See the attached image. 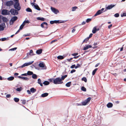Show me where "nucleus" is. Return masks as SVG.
<instances>
[{
    "instance_id": "f257e3e1",
    "label": "nucleus",
    "mask_w": 126,
    "mask_h": 126,
    "mask_svg": "<svg viewBox=\"0 0 126 126\" xmlns=\"http://www.w3.org/2000/svg\"><path fill=\"white\" fill-rule=\"evenodd\" d=\"M63 82L61 80L60 78L59 77H57L55 78L54 80V84H61L63 83Z\"/></svg>"
},
{
    "instance_id": "f03ea898",
    "label": "nucleus",
    "mask_w": 126,
    "mask_h": 126,
    "mask_svg": "<svg viewBox=\"0 0 126 126\" xmlns=\"http://www.w3.org/2000/svg\"><path fill=\"white\" fill-rule=\"evenodd\" d=\"M14 6L15 8L17 11H19L21 9V6L18 2H15L14 4Z\"/></svg>"
},
{
    "instance_id": "7ed1b4c3",
    "label": "nucleus",
    "mask_w": 126,
    "mask_h": 126,
    "mask_svg": "<svg viewBox=\"0 0 126 126\" xmlns=\"http://www.w3.org/2000/svg\"><path fill=\"white\" fill-rule=\"evenodd\" d=\"M17 10H16L14 9H11L10 11L11 14L13 15H16L18 14V12Z\"/></svg>"
},
{
    "instance_id": "20e7f679",
    "label": "nucleus",
    "mask_w": 126,
    "mask_h": 126,
    "mask_svg": "<svg viewBox=\"0 0 126 126\" xmlns=\"http://www.w3.org/2000/svg\"><path fill=\"white\" fill-rule=\"evenodd\" d=\"M65 21L61 20L60 21L59 20H54L53 21H50V24H52L54 23H64Z\"/></svg>"
},
{
    "instance_id": "39448f33",
    "label": "nucleus",
    "mask_w": 126,
    "mask_h": 126,
    "mask_svg": "<svg viewBox=\"0 0 126 126\" xmlns=\"http://www.w3.org/2000/svg\"><path fill=\"white\" fill-rule=\"evenodd\" d=\"M33 61H32V62H29L28 63H25L23 64L22 65H21V66H20L18 67L17 68H22L25 66H27L29 65H31L33 62Z\"/></svg>"
},
{
    "instance_id": "423d86ee",
    "label": "nucleus",
    "mask_w": 126,
    "mask_h": 126,
    "mask_svg": "<svg viewBox=\"0 0 126 126\" xmlns=\"http://www.w3.org/2000/svg\"><path fill=\"white\" fill-rule=\"evenodd\" d=\"M33 61H32V62H29L28 63H25L23 64L22 65H21V66H20L18 67L17 68H22L25 66H27L29 65H31L33 62Z\"/></svg>"
},
{
    "instance_id": "0eeeda50",
    "label": "nucleus",
    "mask_w": 126,
    "mask_h": 126,
    "mask_svg": "<svg viewBox=\"0 0 126 126\" xmlns=\"http://www.w3.org/2000/svg\"><path fill=\"white\" fill-rule=\"evenodd\" d=\"M33 61H32V62H29L28 63H25L23 64L22 65H21V66H20L18 67L17 68H22L25 66H27L29 65H31L33 62Z\"/></svg>"
},
{
    "instance_id": "6e6552de",
    "label": "nucleus",
    "mask_w": 126,
    "mask_h": 126,
    "mask_svg": "<svg viewBox=\"0 0 126 126\" xmlns=\"http://www.w3.org/2000/svg\"><path fill=\"white\" fill-rule=\"evenodd\" d=\"M1 14L3 15H9L10 14V11L6 9H3L2 11Z\"/></svg>"
},
{
    "instance_id": "1a4fd4ad",
    "label": "nucleus",
    "mask_w": 126,
    "mask_h": 126,
    "mask_svg": "<svg viewBox=\"0 0 126 126\" xmlns=\"http://www.w3.org/2000/svg\"><path fill=\"white\" fill-rule=\"evenodd\" d=\"M91 99V97L88 98L86 100L81 102V105H86L88 103L90 102Z\"/></svg>"
},
{
    "instance_id": "9d476101",
    "label": "nucleus",
    "mask_w": 126,
    "mask_h": 126,
    "mask_svg": "<svg viewBox=\"0 0 126 126\" xmlns=\"http://www.w3.org/2000/svg\"><path fill=\"white\" fill-rule=\"evenodd\" d=\"M17 19V17L16 16H14L12 17L10 20V25L12 24Z\"/></svg>"
},
{
    "instance_id": "9b49d317",
    "label": "nucleus",
    "mask_w": 126,
    "mask_h": 126,
    "mask_svg": "<svg viewBox=\"0 0 126 126\" xmlns=\"http://www.w3.org/2000/svg\"><path fill=\"white\" fill-rule=\"evenodd\" d=\"M14 2L12 0L7 1L6 3V5L7 6H10L13 4Z\"/></svg>"
},
{
    "instance_id": "f8f14e48",
    "label": "nucleus",
    "mask_w": 126,
    "mask_h": 126,
    "mask_svg": "<svg viewBox=\"0 0 126 126\" xmlns=\"http://www.w3.org/2000/svg\"><path fill=\"white\" fill-rule=\"evenodd\" d=\"M51 9L52 12L55 14H57L59 12V11L57 9L51 7Z\"/></svg>"
},
{
    "instance_id": "ddd939ff",
    "label": "nucleus",
    "mask_w": 126,
    "mask_h": 126,
    "mask_svg": "<svg viewBox=\"0 0 126 126\" xmlns=\"http://www.w3.org/2000/svg\"><path fill=\"white\" fill-rule=\"evenodd\" d=\"M6 27L5 23L3 22L0 24V31L4 30V28Z\"/></svg>"
},
{
    "instance_id": "4468645a",
    "label": "nucleus",
    "mask_w": 126,
    "mask_h": 126,
    "mask_svg": "<svg viewBox=\"0 0 126 126\" xmlns=\"http://www.w3.org/2000/svg\"><path fill=\"white\" fill-rule=\"evenodd\" d=\"M115 6L114 5H113L111 4L110 5H108L107 7L106 8L105 11L104 12L108 10H110L112 9V8L114 7Z\"/></svg>"
},
{
    "instance_id": "2eb2a0df",
    "label": "nucleus",
    "mask_w": 126,
    "mask_h": 126,
    "mask_svg": "<svg viewBox=\"0 0 126 126\" xmlns=\"http://www.w3.org/2000/svg\"><path fill=\"white\" fill-rule=\"evenodd\" d=\"M32 4L33 5H34V7L35 9L38 10H40L41 9H40L39 6L37 5V4H36L35 5L34 4H35V3L34 2L31 3V4Z\"/></svg>"
},
{
    "instance_id": "dca6fc26",
    "label": "nucleus",
    "mask_w": 126,
    "mask_h": 126,
    "mask_svg": "<svg viewBox=\"0 0 126 126\" xmlns=\"http://www.w3.org/2000/svg\"><path fill=\"white\" fill-rule=\"evenodd\" d=\"M18 78L21 79L25 81H28L29 79L26 77H22L21 76H18L17 77Z\"/></svg>"
},
{
    "instance_id": "f3484780",
    "label": "nucleus",
    "mask_w": 126,
    "mask_h": 126,
    "mask_svg": "<svg viewBox=\"0 0 126 126\" xmlns=\"http://www.w3.org/2000/svg\"><path fill=\"white\" fill-rule=\"evenodd\" d=\"M2 19L3 22L6 23L8 21V18L6 17H4L2 16Z\"/></svg>"
},
{
    "instance_id": "a211bd4d",
    "label": "nucleus",
    "mask_w": 126,
    "mask_h": 126,
    "mask_svg": "<svg viewBox=\"0 0 126 126\" xmlns=\"http://www.w3.org/2000/svg\"><path fill=\"white\" fill-rule=\"evenodd\" d=\"M92 46L90 45H87L83 47V50H86L89 48L92 47Z\"/></svg>"
},
{
    "instance_id": "6ab92c4d",
    "label": "nucleus",
    "mask_w": 126,
    "mask_h": 126,
    "mask_svg": "<svg viewBox=\"0 0 126 126\" xmlns=\"http://www.w3.org/2000/svg\"><path fill=\"white\" fill-rule=\"evenodd\" d=\"M103 12H101L100 10H99L94 15V16H95L97 15H99Z\"/></svg>"
},
{
    "instance_id": "aec40b11",
    "label": "nucleus",
    "mask_w": 126,
    "mask_h": 126,
    "mask_svg": "<svg viewBox=\"0 0 126 126\" xmlns=\"http://www.w3.org/2000/svg\"><path fill=\"white\" fill-rule=\"evenodd\" d=\"M42 49H40L37 50L36 51V54L38 55L42 53Z\"/></svg>"
},
{
    "instance_id": "412c9836",
    "label": "nucleus",
    "mask_w": 126,
    "mask_h": 126,
    "mask_svg": "<svg viewBox=\"0 0 126 126\" xmlns=\"http://www.w3.org/2000/svg\"><path fill=\"white\" fill-rule=\"evenodd\" d=\"M113 106V104L112 103L109 102L107 105V106L108 108L112 107Z\"/></svg>"
},
{
    "instance_id": "4be33fe9",
    "label": "nucleus",
    "mask_w": 126,
    "mask_h": 126,
    "mask_svg": "<svg viewBox=\"0 0 126 126\" xmlns=\"http://www.w3.org/2000/svg\"><path fill=\"white\" fill-rule=\"evenodd\" d=\"M65 57V56L64 55L63 56L60 55L58 56L57 58L59 59L62 60Z\"/></svg>"
},
{
    "instance_id": "5701e85b",
    "label": "nucleus",
    "mask_w": 126,
    "mask_h": 126,
    "mask_svg": "<svg viewBox=\"0 0 126 126\" xmlns=\"http://www.w3.org/2000/svg\"><path fill=\"white\" fill-rule=\"evenodd\" d=\"M48 94L47 93H45L42 94L41 96L42 97H45L48 95Z\"/></svg>"
},
{
    "instance_id": "b1692460",
    "label": "nucleus",
    "mask_w": 126,
    "mask_h": 126,
    "mask_svg": "<svg viewBox=\"0 0 126 126\" xmlns=\"http://www.w3.org/2000/svg\"><path fill=\"white\" fill-rule=\"evenodd\" d=\"M14 79V77L13 76L7 78V79L9 81L13 80Z\"/></svg>"
},
{
    "instance_id": "393cba45",
    "label": "nucleus",
    "mask_w": 126,
    "mask_h": 126,
    "mask_svg": "<svg viewBox=\"0 0 126 126\" xmlns=\"http://www.w3.org/2000/svg\"><path fill=\"white\" fill-rule=\"evenodd\" d=\"M38 20H40L42 21H44L45 20V18L43 17H37L36 18Z\"/></svg>"
},
{
    "instance_id": "a878e982",
    "label": "nucleus",
    "mask_w": 126,
    "mask_h": 126,
    "mask_svg": "<svg viewBox=\"0 0 126 126\" xmlns=\"http://www.w3.org/2000/svg\"><path fill=\"white\" fill-rule=\"evenodd\" d=\"M38 83L40 84V85L41 86H43L42 83H41V80L40 79H39L38 80Z\"/></svg>"
},
{
    "instance_id": "bb28decb",
    "label": "nucleus",
    "mask_w": 126,
    "mask_h": 126,
    "mask_svg": "<svg viewBox=\"0 0 126 126\" xmlns=\"http://www.w3.org/2000/svg\"><path fill=\"white\" fill-rule=\"evenodd\" d=\"M31 92L32 93H34L36 91V90L33 88H32L30 89Z\"/></svg>"
},
{
    "instance_id": "cd10ccee",
    "label": "nucleus",
    "mask_w": 126,
    "mask_h": 126,
    "mask_svg": "<svg viewBox=\"0 0 126 126\" xmlns=\"http://www.w3.org/2000/svg\"><path fill=\"white\" fill-rule=\"evenodd\" d=\"M43 84L46 85H48L49 84V81H45L43 83Z\"/></svg>"
},
{
    "instance_id": "c85d7f7f",
    "label": "nucleus",
    "mask_w": 126,
    "mask_h": 126,
    "mask_svg": "<svg viewBox=\"0 0 126 126\" xmlns=\"http://www.w3.org/2000/svg\"><path fill=\"white\" fill-rule=\"evenodd\" d=\"M96 27H94L92 31V32L93 33H95L96 32Z\"/></svg>"
},
{
    "instance_id": "c756f323",
    "label": "nucleus",
    "mask_w": 126,
    "mask_h": 126,
    "mask_svg": "<svg viewBox=\"0 0 126 126\" xmlns=\"http://www.w3.org/2000/svg\"><path fill=\"white\" fill-rule=\"evenodd\" d=\"M67 75L62 76L61 78H60L61 79V80L62 81L64 80V79L67 77Z\"/></svg>"
},
{
    "instance_id": "7c9ffc66",
    "label": "nucleus",
    "mask_w": 126,
    "mask_h": 126,
    "mask_svg": "<svg viewBox=\"0 0 126 126\" xmlns=\"http://www.w3.org/2000/svg\"><path fill=\"white\" fill-rule=\"evenodd\" d=\"M32 75V77L33 79H36L37 78V76L36 74H33Z\"/></svg>"
},
{
    "instance_id": "2f4dec72",
    "label": "nucleus",
    "mask_w": 126,
    "mask_h": 126,
    "mask_svg": "<svg viewBox=\"0 0 126 126\" xmlns=\"http://www.w3.org/2000/svg\"><path fill=\"white\" fill-rule=\"evenodd\" d=\"M71 84V82H69L66 84L65 86L67 87H69L70 86Z\"/></svg>"
},
{
    "instance_id": "473e14b6",
    "label": "nucleus",
    "mask_w": 126,
    "mask_h": 126,
    "mask_svg": "<svg viewBox=\"0 0 126 126\" xmlns=\"http://www.w3.org/2000/svg\"><path fill=\"white\" fill-rule=\"evenodd\" d=\"M39 67H41L43 68L44 67V64L43 63H40L39 64Z\"/></svg>"
},
{
    "instance_id": "72a5a7b5",
    "label": "nucleus",
    "mask_w": 126,
    "mask_h": 126,
    "mask_svg": "<svg viewBox=\"0 0 126 126\" xmlns=\"http://www.w3.org/2000/svg\"><path fill=\"white\" fill-rule=\"evenodd\" d=\"M33 74V72L30 71H28L27 72V75H30Z\"/></svg>"
},
{
    "instance_id": "f704fd0d",
    "label": "nucleus",
    "mask_w": 126,
    "mask_h": 126,
    "mask_svg": "<svg viewBox=\"0 0 126 126\" xmlns=\"http://www.w3.org/2000/svg\"><path fill=\"white\" fill-rule=\"evenodd\" d=\"M55 80V78H52L50 79H49V82H51L53 83H54V80Z\"/></svg>"
},
{
    "instance_id": "c9c22d12",
    "label": "nucleus",
    "mask_w": 126,
    "mask_h": 126,
    "mask_svg": "<svg viewBox=\"0 0 126 126\" xmlns=\"http://www.w3.org/2000/svg\"><path fill=\"white\" fill-rule=\"evenodd\" d=\"M97 69H98L97 68H95L93 71L92 72V75H94L95 74L96 71L97 70Z\"/></svg>"
},
{
    "instance_id": "e433bc0d",
    "label": "nucleus",
    "mask_w": 126,
    "mask_h": 126,
    "mask_svg": "<svg viewBox=\"0 0 126 126\" xmlns=\"http://www.w3.org/2000/svg\"><path fill=\"white\" fill-rule=\"evenodd\" d=\"M22 89V88L21 87H20L18 88H16V90L17 91L20 92L21 91Z\"/></svg>"
},
{
    "instance_id": "4c0bfd02",
    "label": "nucleus",
    "mask_w": 126,
    "mask_h": 126,
    "mask_svg": "<svg viewBox=\"0 0 126 126\" xmlns=\"http://www.w3.org/2000/svg\"><path fill=\"white\" fill-rule=\"evenodd\" d=\"M26 11L28 12H32V11L31 9L29 8H28L26 9Z\"/></svg>"
},
{
    "instance_id": "58836bf2",
    "label": "nucleus",
    "mask_w": 126,
    "mask_h": 126,
    "mask_svg": "<svg viewBox=\"0 0 126 126\" xmlns=\"http://www.w3.org/2000/svg\"><path fill=\"white\" fill-rule=\"evenodd\" d=\"M9 40V38L8 37L7 38H1V40L2 41H4L6 40Z\"/></svg>"
},
{
    "instance_id": "ea45409f",
    "label": "nucleus",
    "mask_w": 126,
    "mask_h": 126,
    "mask_svg": "<svg viewBox=\"0 0 126 126\" xmlns=\"http://www.w3.org/2000/svg\"><path fill=\"white\" fill-rule=\"evenodd\" d=\"M14 100L16 102H17L19 101V99L18 98L15 97L14 98Z\"/></svg>"
},
{
    "instance_id": "a19ab883",
    "label": "nucleus",
    "mask_w": 126,
    "mask_h": 126,
    "mask_svg": "<svg viewBox=\"0 0 126 126\" xmlns=\"http://www.w3.org/2000/svg\"><path fill=\"white\" fill-rule=\"evenodd\" d=\"M25 25V24L23 23L20 26L19 28V30H22L23 28V27Z\"/></svg>"
},
{
    "instance_id": "79ce46f5",
    "label": "nucleus",
    "mask_w": 126,
    "mask_h": 126,
    "mask_svg": "<svg viewBox=\"0 0 126 126\" xmlns=\"http://www.w3.org/2000/svg\"><path fill=\"white\" fill-rule=\"evenodd\" d=\"M81 80L82 81H84L85 82H87V80L86 78L85 77H83L81 79Z\"/></svg>"
},
{
    "instance_id": "37998d69",
    "label": "nucleus",
    "mask_w": 126,
    "mask_h": 126,
    "mask_svg": "<svg viewBox=\"0 0 126 126\" xmlns=\"http://www.w3.org/2000/svg\"><path fill=\"white\" fill-rule=\"evenodd\" d=\"M81 90L83 91L86 92V89L84 87L82 86L81 87Z\"/></svg>"
},
{
    "instance_id": "c03bdc74",
    "label": "nucleus",
    "mask_w": 126,
    "mask_h": 126,
    "mask_svg": "<svg viewBox=\"0 0 126 126\" xmlns=\"http://www.w3.org/2000/svg\"><path fill=\"white\" fill-rule=\"evenodd\" d=\"M77 8V7L76 6H75L73 7L72 8V11H75L76 9Z\"/></svg>"
},
{
    "instance_id": "a18cd8bd",
    "label": "nucleus",
    "mask_w": 126,
    "mask_h": 126,
    "mask_svg": "<svg viewBox=\"0 0 126 126\" xmlns=\"http://www.w3.org/2000/svg\"><path fill=\"white\" fill-rule=\"evenodd\" d=\"M121 16L122 17L124 16H126V13H123V14H121Z\"/></svg>"
},
{
    "instance_id": "49530a36",
    "label": "nucleus",
    "mask_w": 126,
    "mask_h": 126,
    "mask_svg": "<svg viewBox=\"0 0 126 126\" xmlns=\"http://www.w3.org/2000/svg\"><path fill=\"white\" fill-rule=\"evenodd\" d=\"M17 49V47H14L11 49L9 50V51H14L15 50H16V49Z\"/></svg>"
},
{
    "instance_id": "de8ad7c7",
    "label": "nucleus",
    "mask_w": 126,
    "mask_h": 126,
    "mask_svg": "<svg viewBox=\"0 0 126 126\" xmlns=\"http://www.w3.org/2000/svg\"><path fill=\"white\" fill-rule=\"evenodd\" d=\"M23 23L25 24L26 23H29L30 22L28 20H25Z\"/></svg>"
},
{
    "instance_id": "09e8293b",
    "label": "nucleus",
    "mask_w": 126,
    "mask_h": 126,
    "mask_svg": "<svg viewBox=\"0 0 126 126\" xmlns=\"http://www.w3.org/2000/svg\"><path fill=\"white\" fill-rule=\"evenodd\" d=\"M89 38H85L83 41L82 43H83L84 42H85L86 43L87 42V41L88 40H89Z\"/></svg>"
},
{
    "instance_id": "8fccbe9b",
    "label": "nucleus",
    "mask_w": 126,
    "mask_h": 126,
    "mask_svg": "<svg viewBox=\"0 0 126 126\" xmlns=\"http://www.w3.org/2000/svg\"><path fill=\"white\" fill-rule=\"evenodd\" d=\"M29 53H31V55L32 56L35 55V54H34L33 53V51L32 50H30Z\"/></svg>"
},
{
    "instance_id": "3c124183",
    "label": "nucleus",
    "mask_w": 126,
    "mask_h": 126,
    "mask_svg": "<svg viewBox=\"0 0 126 126\" xmlns=\"http://www.w3.org/2000/svg\"><path fill=\"white\" fill-rule=\"evenodd\" d=\"M119 16V14L118 13H117L115 14L114 15L115 17H118Z\"/></svg>"
},
{
    "instance_id": "603ef678",
    "label": "nucleus",
    "mask_w": 126,
    "mask_h": 126,
    "mask_svg": "<svg viewBox=\"0 0 126 126\" xmlns=\"http://www.w3.org/2000/svg\"><path fill=\"white\" fill-rule=\"evenodd\" d=\"M31 35L30 33H27L26 34H24L23 35V36H29Z\"/></svg>"
},
{
    "instance_id": "864d4df0",
    "label": "nucleus",
    "mask_w": 126,
    "mask_h": 126,
    "mask_svg": "<svg viewBox=\"0 0 126 126\" xmlns=\"http://www.w3.org/2000/svg\"><path fill=\"white\" fill-rule=\"evenodd\" d=\"M91 18H88L87 19L86 21V22L87 23H88L90 21H91Z\"/></svg>"
},
{
    "instance_id": "5fc2aeb1",
    "label": "nucleus",
    "mask_w": 126,
    "mask_h": 126,
    "mask_svg": "<svg viewBox=\"0 0 126 126\" xmlns=\"http://www.w3.org/2000/svg\"><path fill=\"white\" fill-rule=\"evenodd\" d=\"M80 66V65L79 64H77V65L76 66H75V69H77L78 68H79Z\"/></svg>"
},
{
    "instance_id": "6e6d98bb",
    "label": "nucleus",
    "mask_w": 126,
    "mask_h": 126,
    "mask_svg": "<svg viewBox=\"0 0 126 126\" xmlns=\"http://www.w3.org/2000/svg\"><path fill=\"white\" fill-rule=\"evenodd\" d=\"M75 64H73V65H72V66H71L70 67V68H71L72 69V68H75Z\"/></svg>"
},
{
    "instance_id": "4d7b16f0",
    "label": "nucleus",
    "mask_w": 126,
    "mask_h": 126,
    "mask_svg": "<svg viewBox=\"0 0 126 126\" xmlns=\"http://www.w3.org/2000/svg\"><path fill=\"white\" fill-rule=\"evenodd\" d=\"M76 70H75V69H72V70L71 71V72H70V73H73V72H75L76 71Z\"/></svg>"
},
{
    "instance_id": "13d9d810",
    "label": "nucleus",
    "mask_w": 126,
    "mask_h": 126,
    "mask_svg": "<svg viewBox=\"0 0 126 126\" xmlns=\"http://www.w3.org/2000/svg\"><path fill=\"white\" fill-rule=\"evenodd\" d=\"M78 54V53H74L72 54V55L73 56H76Z\"/></svg>"
},
{
    "instance_id": "bf43d9fd",
    "label": "nucleus",
    "mask_w": 126,
    "mask_h": 126,
    "mask_svg": "<svg viewBox=\"0 0 126 126\" xmlns=\"http://www.w3.org/2000/svg\"><path fill=\"white\" fill-rule=\"evenodd\" d=\"M26 101L25 100H23L22 101V103L23 104H25L26 103Z\"/></svg>"
},
{
    "instance_id": "052dcab7",
    "label": "nucleus",
    "mask_w": 126,
    "mask_h": 126,
    "mask_svg": "<svg viewBox=\"0 0 126 126\" xmlns=\"http://www.w3.org/2000/svg\"><path fill=\"white\" fill-rule=\"evenodd\" d=\"M27 92L28 94H31V91L29 90H27Z\"/></svg>"
},
{
    "instance_id": "680f3d73",
    "label": "nucleus",
    "mask_w": 126,
    "mask_h": 126,
    "mask_svg": "<svg viewBox=\"0 0 126 126\" xmlns=\"http://www.w3.org/2000/svg\"><path fill=\"white\" fill-rule=\"evenodd\" d=\"M11 96V95L10 94H7L6 95V97L8 98H9V97H10Z\"/></svg>"
},
{
    "instance_id": "e2e57ef3",
    "label": "nucleus",
    "mask_w": 126,
    "mask_h": 126,
    "mask_svg": "<svg viewBox=\"0 0 126 126\" xmlns=\"http://www.w3.org/2000/svg\"><path fill=\"white\" fill-rule=\"evenodd\" d=\"M27 73H25L21 74V76H27Z\"/></svg>"
},
{
    "instance_id": "0e129e2a",
    "label": "nucleus",
    "mask_w": 126,
    "mask_h": 126,
    "mask_svg": "<svg viewBox=\"0 0 126 126\" xmlns=\"http://www.w3.org/2000/svg\"><path fill=\"white\" fill-rule=\"evenodd\" d=\"M93 35V34H92V33H91V34H90V35H89V37H88V38H89H89H91V37H92V36Z\"/></svg>"
},
{
    "instance_id": "69168bd1",
    "label": "nucleus",
    "mask_w": 126,
    "mask_h": 126,
    "mask_svg": "<svg viewBox=\"0 0 126 126\" xmlns=\"http://www.w3.org/2000/svg\"><path fill=\"white\" fill-rule=\"evenodd\" d=\"M112 26V24H110V25H109L108 27V28L109 29H110V28Z\"/></svg>"
},
{
    "instance_id": "338daca9",
    "label": "nucleus",
    "mask_w": 126,
    "mask_h": 126,
    "mask_svg": "<svg viewBox=\"0 0 126 126\" xmlns=\"http://www.w3.org/2000/svg\"><path fill=\"white\" fill-rule=\"evenodd\" d=\"M44 24H43V23H42L41 25V27L43 28H44Z\"/></svg>"
},
{
    "instance_id": "774afa93",
    "label": "nucleus",
    "mask_w": 126,
    "mask_h": 126,
    "mask_svg": "<svg viewBox=\"0 0 126 126\" xmlns=\"http://www.w3.org/2000/svg\"><path fill=\"white\" fill-rule=\"evenodd\" d=\"M86 23V22L85 21H83V22H82L81 23V25H83L85 24Z\"/></svg>"
}]
</instances>
